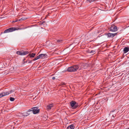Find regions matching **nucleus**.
I'll list each match as a JSON object with an SVG mask.
<instances>
[{
    "label": "nucleus",
    "instance_id": "30",
    "mask_svg": "<svg viewBox=\"0 0 129 129\" xmlns=\"http://www.w3.org/2000/svg\"><path fill=\"white\" fill-rule=\"evenodd\" d=\"M33 61L32 60H30V61H28V63H31L32 62V61Z\"/></svg>",
    "mask_w": 129,
    "mask_h": 129
},
{
    "label": "nucleus",
    "instance_id": "31",
    "mask_svg": "<svg viewBox=\"0 0 129 129\" xmlns=\"http://www.w3.org/2000/svg\"><path fill=\"white\" fill-rule=\"evenodd\" d=\"M52 79H53V80H54L55 79V77H53L52 78Z\"/></svg>",
    "mask_w": 129,
    "mask_h": 129
},
{
    "label": "nucleus",
    "instance_id": "23",
    "mask_svg": "<svg viewBox=\"0 0 129 129\" xmlns=\"http://www.w3.org/2000/svg\"><path fill=\"white\" fill-rule=\"evenodd\" d=\"M27 112H31V113H33L32 110L31 109L28 110L27 111Z\"/></svg>",
    "mask_w": 129,
    "mask_h": 129
},
{
    "label": "nucleus",
    "instance_id": "6",
    "mask_svg": "<svg viewBox=\"0 0 129 129\" xmlns=\"http://www.w3.org/2000/svg\"><path fill=\"white\" fill-rule=\"evenodd\" d=\"M117 33H116L114 34L110 33H108L107 34V35L108 36V37H112L113 38L116 35Z\"/></svg>",
    "mask_w": 129,
    "mask_h": 129
},
{
    "label": "nucleus",
    "instance_id": "8",
    "mask_svg": "<svg viewBox=\"0 0 129 129\" xmlns=\"http://www.w3.org/2000/svg\"><path fill=\"white\" fill-rule=\"evenodd\" d=\"M9 94V92H6L2 93L0 94V98L5 96L8 95Z\"/></svg>",
    "mask_w": 129,
    "mask_h": 129
},
{
    "label": "nucleus",
    "instance_id": "2",
    "mask_svg": "<svg viewBox=\"0 0 129 129\" xmlns=\"http://www.w3.org/2000/svg\"><path fill=\"white\" fill-rule=\"evenodd\" d=\"M25 29V28H19L18 27H11L5 30L4 31V33H5L11 32L16 30H18L19 29Z\"/></svg>",
    "mask_w": 129,
    "mask_h": 129
},
{
    "label": "nucleus",
    "instance_id": "14",
    "mask_svg": "<svg viewBox=\"0 0 129 129\" xmlns=\"http://www.w3.org/2000/svg\"><path fill=\"white\" fill-rule=\"evenodd\" d=\"M27 18L25 17H23L22 18H21L20 19H18L19 21H22L23 20H26V19H27Z\"/></svg>",
    "mask_w": 129,
    "mask_h": 129
},
{
    "label": "nucleus",
    "instance_id": "32",
    "mask_svg": "<svg viewBox=\"0 0 129 129\" xmlns=\"http://www.w3.org/2000/svg\"><path fill=\"white\" fill-rule=\"evenodd\" d=\"M99 0H94V1H99Z\"/></svg>",
    "mask_w": 129,
    "mask_h": 129
},
{
    "label": "nucleus",
    "instance_id": "18",
    "mask_svg": "<svg viewBox=\"0 0 129 129\" xmlns=\"http://www.w3.org/2000/svg\"><path fill=\"white\" fill-rule=\"evenodd\" d=\"M10 101H13L15 99L12 97H10Z\"/></svg>",
    "mask_w": 129,
    "mask_h": 129
},
{
    "label": "nucleus",
    "instance_id": "21",
    "mask_svg": "<svg viewBox=\"0 0 129 129\" xmlns=\"http://www.w3.org/2000/svg\"><path fill=\"white\" fill-rule=\"evenodd\" d=\"M25 60V59H24L23 60V64H24L25 63H28V61H24Z\"/></svg>",
    "mask_w": 129,
    "mask_h": 129
},
{
    "label": "nucleus",
    "instance_id": "22",
    "mask_svg": "<svg viewBox=\"0 0 129 129\" xmlns=\"http://www.w3.org/2000/svg\"><path fill=\"white\" fill-rule=\"evenodd\" d=\"M87 1L89 3H91V2H94V0H87Z\"/></svg>",
    "mask_w": 129,
    "mask_h": 129
},
{
    "label": "nucleus",
    "instance_id": "15",
    "mask_svg": "<svg viewBox=\"0 0 129 129\" xmlns=\"http://www.w3.org/2000/svg\"><path fill=\"white\" fill-rule=\"evenodd\" d=\"M29 115V113L27 112H26L23 113V116H27Z\"/></svg>",
    "mask_w": 129,
    "mask_h": 129
},
{
    "label": "nucleus",
    "instance_id": "9",
    "mask_svg": "<svg viewBox=\"0 0 129 129\" xmlns=\"http://www.w3.org/2000/svg\"><path fill=\"white\" fill-rule=\"evenodd\" d=\"M75 126L73 124H71L69 125L67 127V129H73L74 128Z\"/></svg>",
    "mask_w": 129,
    "mask_h": 129
},
{
    "label": "nucleus",
    "instance_id": "24",
    "mask_svg": "<svg viewBox=\"0 0 129 129\" xmlns=\"http://www.w3.org/2000/svg\"><path fill=\"white\" fill-rule=\"evenodd\" d=\"M62 41V40H57V42H61Z\"/></svg>",
    "mask_w": 129,
    "mask_h": 129
},
{
    "label": "nucleus",
    "instance_id": "19",
    "mask_svg": "<svg viewBox=\"0 0 129 129\" xmlns=\"http://www.w3.org/2000/svg\"><path fill=\"white\" fill-rule=\"evenodd\" d=\"M39 57L38 56L37 57H36L35 58H34L32 60L33 61H35L36 60H37L38 59H39Z\"/></svg>",
    "mask_w": 129,
    "mask_h": 129
},
{
    "label": "nucleus",
    "instance_id": "16",
    "mask_svg": "<svg viewBox=\"0 0 129 129\" xmlns=\"http://www.w3.org/2000/svg\"><path fill=\"white\" fill-rule=\"evenodd\" d=\"M22 51H17L16 52V53L18 55H22Z\"/></svg>",
    "mask_w": 129,
    "mask_h": 129
},
{
    "label": "nucleus",
    "instance_id": "26",
    "mask_svg": "<svg viewBox=\"0 0 129 129\" xmlns=\"http://www.w3.org/2000/svg\"><path fill=\"white\" fill-rule=\"evenodd\" d=\"M115 110H112V111H110V114H109V115H110V114H111V112H113L114 111H115Z\"/></svg>",
    "mask_w": 129,
    "mask_h": 129
},
{
    "label": "nucleus",
    "instance_id": "7",
    "mask_svg": "<svg viewBox=\"0 0 129 129\" xmlns=\"http://www.w3.org/2000/svg\"><path fill=\"white\" fill-rule=\"evenodd\" d=\"M39 57V58H41V59H44L47 56V55L46 54H40L38 56Z\"/></svg>",
    "mask_w": 129,
    "mask_h": 129
},
{
    "label": "nucleus",
    "instance_id": "29",
    "mask_svg": "<svg viewBox=\"0 0 129 129\" xmlns=\"http://www.w3.org/2000/svg\"><path fill=\"white\" fill-rule=\"evenodd\" d=\"M45 23V21H43L42 22H41V24H44V23Z\"/></svg>",
    "mask_w": 129,
    "mask_h": 129
},
{
    "label": "nucleus",
    "instance_id": "3",
    "mask_svg": "<svg viewBox=\"0 0 129 129\" xmlns=\"http://www.w3.org/2000/svg\"><path fill=\"white\" fill-rule=\"evenodd\" d=\"M70 104L72 108L74 109H76L79 106L78 104L74 101H72L71 102Z\"/></svg>",
    "mask_w": 129,
    "mask_h": 129
},
{
    "label": "nucleus",
    "instance_id": "27",
    "mask_svg": "<svg viewBox=\"0 0 129 129\" xmlns=\"http://www.w3.org/2000/svg\"><path fill=\"white\" fill-rule=\"evenodd\" d=\"M114 115H112V118H111L112 119H114Z\"/></svg>",
    "mask_w": 129,
    "mask_h": 129
},
{
    "label": "nucleus",
    "instance_id": "4",
    "mask_svg": "<svg viewBox=\"0 0 129 129\" xmlns=\"http://www.w3.org/2000/svg\"><path fill=\"white\" fill-rule=\"evenodd\" d=\"M31 109L32 110L33 113L35 114L38 113L40 111V109L37 107H33Z\"/></svg>",
    "mask_w": 129,
    "mask_h": 129
},
{
    "label": "nucleus",
    "instance_id": "25",
    "mask_svg": "<svg viewBox=\"0 0 129 129\" xmlns=\"http://www.w3.org/2000/svg\"><path fill=\"white\" fill-rule=\"evenodd\" d=\"M65 83H62L60 84V85H65Z\"/></svg>",
    "mask_w": 129,
    "mask_h": 129
},
{
    "label": "nucleus",
    "instance_id": "11",
    "mask_svg": "<svg viewBox=\"0 0 129 129\" xmlns=\"http://www.w3.org/2000/svg\"><path fill=\"white\" fill-rule=\"evenodd\" d=\"M129 50V48L128 47H125L123 49V51L124 53H125L127 52Z\"/></svg>",
    "mask_w": 129,
    "mask_h": 129
},
{
    "label": "nucleus",
    "instance_id": "10",
    "mask_svg": "<svg viewBox=\"0 0 129 129\" xmlns=\"http://www.w3.org/2000/svg\"><path fill=\"white\" fill-rule=\"evenodd\" d=\"M22 51V55L27 54L28 53V52L27 51L21 50Z\"/></svg>",
    "mask_w": 129,
    "mask_h": 129
},
{
    "label": "nucleus",
    "instance_id": "13",
    "mask_svg": "<svg viewBox=\"0 0 129 129\" xmlns=\"http://www.w3.org/2000/svg\"><path fill=\"white\" fill-rule=\"evenodd\" d=\"M36 54L35 53H32L31 54H29L28 56H29L30 57H34L35 55Z\"/></svg>",
    "mask_w": 129,
    "mask_h": 129
},
{
    "label": "nucleus",
    "instance_id": "28",
    "mask_svg": "<svg viewBox=\"0 0 129 129\" xmlns=\"http://www.w3.org/2000/svg\"><path fill=\"white\" fill-rule=\"evenodd\" d=\"M18 21V19H17V20H15V21H13V22H17V21Z\"/></svg>",
    "mask_w": 129,
    "mask_h": 129
},
{
    "label": "nucleus",
    "instance_id": "5",
    "mask_svg": "<svg viewBox=\"0 0 129 129\" xmlns=\"http://www.w3.org/2000/svg\"><path fill=\"white\" fill-rule=\"evenodd\" d=\"M117 27L116 26H111L109 29L110 31L115 32L117 30Z\"/></svg>",
    "mask_w": 129,
    "mask_h": 129
},
{
    "label": "nucleus",
    "instance_id": "1",
    "mask_svg": "<svg viewBox=\"0 0 129 129\" xmlns=\"http://www.w3.org/2000/svg\"><path fill=\"white\" fill-rule=\"evenodd\" d=\"M80 70L81 69V67L80 65H74L68 68L67 71L69 72H73L77 71V70Z\"/></svg>",
    "mask_w": 129,
    "mask_h": 129
},
{
    "label": "nucleus",
    "instance_id": "20",
    "mask_svg": "<svg viewBox=\"0 0 129 129\" xmlns=\"http://www.w3.org/2000/svg\"><path fill=\"white\" fill-rule=\"evenodd\" d=\"M15 91L14 90H11L10 91H9L8 92L9 93V94L10 93H12Z\"/></svg>",
    "mask_w": 129,
    "mask_h": 129
},
{
    "label": "nucleus",
    "instance_id": "12",
    "mask_svg": "<svg viewBox=\"0 0 129 129\" xmlns=\"http://www.w3.org/2000/svg\"><path fill=\"white\" fill-rule=\"evenodd\" d=\"M52 106L53 105L52 104H50L49 105H48L47 107V109L48 110H50Z\"/></svg>",
    "mask_w": 129,
    "mask_h": 129
},
{
    "label": "nucleus",
    "instance_id": "17",
    "mask_svg": "<svg viewBox=\"0 0 129 129\" xmlns=\"http://www.w3.org/2000/svg\"><path fill=\"white\" fill-rule=\"evenodd\" d=\"M95 52V51L94 50H92L89 51V53H94Z\"/></svg>",
    "mask_w": 129,
    "mask_h": 129
}]
</instances>
